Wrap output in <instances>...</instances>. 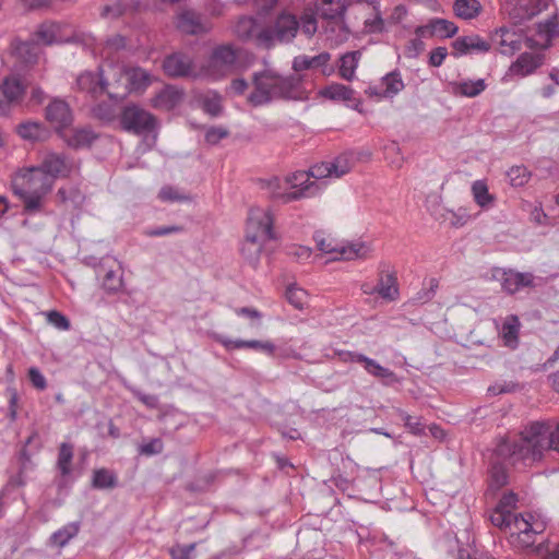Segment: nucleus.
<instances>
[{
    "label": "nucleus",
    "mask_w": 559,
    "mask_h": 559,
    "mask_svg": "<svg viewBox=\"0 0 559 559\" xmlns=\"http://www.w3.org/2000/svg\"><path fill=\"white\" fill-rule=\"evenodd\" d=\"M547 451L559 453V425L551 430L547 424L534 421L520 432L519 438L501 439L497 453L512 463L531 465L542 460Z\"/></svg>",
    "instance_id": "f257e3e1"
},
{
    "label": "nucleus",
    "mask_w": 559,
    "mask_h": 559,
    "mask_svg": "<svg viewBox=\"0 0 559 559\" xmlns=\"http://www.w3.org/2000/svg\"><path fill=\"white\" fill-rule=\"evenodd\" d=\"M253 90L247 97L254 107L267 105L277 99L305 100L308 91L299 75L283 76L273 69H264L252 75Z\"/></svg>",
    "instance_id": "f03ea898"
},
{
    "label": "nucleus",
    "mask_w": 559,
    "mask_h": 559,
    "mask_svg": "<svg viewBox=\"0 0 559 559\" xmlns=\"http://www.w3.org/2000/svg\"><path fill=\"white\" fill-rule=\"evenodd\" d=\"M274 217L269 209L252 207L247 222L246 243L242 253L255 262L262 249V241L274 239Z\"/></svg>",
    "instance_id": "7ed1b4c3"
},
{
    "label": "nucleus",
    "mask_w": 559,
    "mask_h": 559,
    "mask_svg": "<svg viewBox=\"0 0 559 559\" xmlns=\"http://www.w3.org/2000/svg\"><path fill=\"white\" fill-rule=\"evenodd\" d=\"M22 179L24 187L15 188V194L22 199L26 212L34 213L39 211L43 200L51 191L55 180L39 165L26 169L22 175Z\"/></svg>",
    "instance_id": "20e7f679"
},
{
    "label": "nucleus",
    "mask_w": 559,
    "mask_h": 559,
    "mask_svg": "<svg viewBox=\"0 0 559 559\" xmlns=\"http://www.w3.org/2000/svg\"><path fill=\"white\" fill-rule=\"evenodd\" d=\"M546 530V522L531 513L514 514L508 524L512 543L526 548L534 545L536 536Z\"/></svg>",
    "instance_id": "39448f33"
},
{
    "label": "nucleus",
    "mask_w": 559,
    "mask_h": 559,
    "mask_svg": "<svg viewBox=\"0 0 559 559\" xmlns=\"http://www.w3.org/2000/svg\"><path fill=\"white\" fill-rule=\"evenodd\" d=\"M299 29V22L295 15L282 13L274 25L259 31L257 43L264 48H271L276 43H289Z\"/></svg>",
    "instance_id": "423d86ee"
},
{
    "label": "nucleus",
    "mask_w": 559,
    "mask_h": 559,
    "mask_svg": "<svg viewBox=\"0 0 559 559\" xmlns=\"http://www.w3.org/2000/svg\"><path fill=\"white\" fill-rule=\"evenodd\" d=\"M314 239L320 251L326 254H333L332 260L362 259L367 258L371 251L370 247L365 242L344 245L331 238H325L321 234H317Z\"/></svg>",
    "instance_id": "0eeeda50"
},
{
    "label": "nucleus",
    "mask_w": 559,
    "mask_h": 559,
    "mask_svg": "<svg viewBox=\"0 0 559 559\" xmlns=\"http://www.w3.org/2000/svg\"><path fill=\"white\" fill-rule=\"evenodd\" d=\"M104 92L114 99L127 96V67L119 62H103L99 66Z\"/></svg>",
    "instance_id": "6e6552de"
},
{
    "label": "nucleus",
    "mask_w": 559,
    "mask_h": 559,
    "mask_svg": "<svg viewBox=\"0 0 559 559\" xmlns=\"http://www.w3.org/2000/svg\"><path fill=\"white\" fill-rule=\"evenodd\" d=\"M120 123L126 131L138 135L147 134L157 128L156 118L136 105L124 107Z\"/></svg>",
    "instance_id": "1a4fd4ad"
},
{
    "label": "nucleus",
    "mask_w": 559,
    "mask_h": 559,
    "mask_svg": "<svg viewBox=\"0 0 559 559\" xmlns=\"http://www.w3.org/2000/svg\"><path fill=\"white\" fill-rule=\"evenodd\" d=\"M287 176L284 179L273 177L269 180L261 182V188L266 191L267 195L272 199L280 200L283 203H289L302 198H309V189L311 185L304 188L293 189L290 183L286 182Z\"/></svg>",
    "instance_id": "9d476101"
},
{
    "label": "nucleus",
    "mask_w": 559,
    "mask_h": 559,
    "mask_svg": "<svg viewBox=\"0 0 559 559\" xmlns=\"http://www.w3.org/2000/svg\"><path fill=\"white\" fill-rule=\"evenodd\" d=\"M39 166L55 181L57 178H67L71 176L80 168V164L73 158L56 152L45 154Z\"/></svg>",
    "instance_id": "9b49d317"
},
{
    "label": "nucleus",
    "mask_w": 559,
    "mask_h": 559,
    "mask_svg": "<svg viewBox=\"0 0 559 559\" xmlns=\"http://www.w3.org/2000/svg\"><path fill=\"white\" fill-rule=\"evenodd\" d=\"M310 178L325 179L333 178L330 162L313 165L308 171H296L287 176L286 182L290 183L293 189L304 188L311 185L309 189L310 197L316 195L320 187L316 181H311Z\"/></svg>",
    "instance_id": "f8f14e48"
},
{
    "label": "nucleus",
    "mask_w": 559,
    "mask_h": 559,
    "mask_svg": "<svg viewBox=\"0 0 559 559\" xmlns=\"http://www.w3.org/2000/svg\"><path fill=\"white\" fill-rule=\"evenodd\" d=\"M35 39L43 45L70 43L74 39V32L68 24L45 22L37 28Z\"/></svg>",
    "instance_id": "ddd939ff"
},
{
    "label": "nucleus",
    "mask_w": 559,
    "mask_h": 559,
    "mask_svg": "<svg viewBox=\"0 0 559 559\" xmlns=\"http://www.w3.org/2000/svg\"><path fill=\"white\" fill-rule=\"evenodd\" d=\"M525 40L521 31L501 27L491 35L492 44L502 55L512 56L522 48Z\"/></svg>",
    "instance_id": "4468645a"
},
{
    "label": "nucleus",
    "mask_w": 559,
    "mask_h": 559,
    "mask_svg": "<svg viewBox=\"0 0 559 559\" xmlns=\"http://www.w3.org/2000/svg\"><path fill=\"white\" fill-rule=\"evenodd\" d=\"M62 141L71 148L80 150L90 147L97 139L96 133L91 128H69L61 129L58 134Z\"/></svg>",
    "instance_id": "2eb2a0df"
},
{
    "label": "nucleus",
    "mask_w": 559,
    "mask_h": 559,
    "mask_svg": "<svg viewBox=\"0 0 559 559\" xmlns=\"http://www.w3.org/2000/svg\"><path fill=\"white\" fill-rule=\"evenodd\" d=\"M46 119L53 126L58 134L61 129L70 127L73 120L69 105L61 99H53L48 104Z\"/></svg>",
    "instance_id": "dca6fc26"
},
{
    "label": "nucleus",
    "mask_w": 559,
    "mask_h": 559,
    "mask_svg": "<svg viewBox=\"0 0 559 559\" xmlns=\"http://www.w3.org/2000/svg\"><path fill=\"white\" fill-rule=\"evenodd\" d=\"M500 445V441L495 448L491 461V468L489 471V489L499 490L508 484L509 476L503 463L510 465H518L519 463H512L508 459L498 455L497 450Z\"/></svg>",
    "instance_id": "f3484780"
},
{
    "label": "nucleus",
    "mask_w": 559,
    "mask_h": 559,
    "mask_svg": "<svg viewBox=\"0 0 559 559\" xmlns=\"http://www.w3.org/2000/svg\"><path fill=\"white\" fill-rule=\"evenodd\" d=\"M163 69L167 75L173 78L190 76L194 72L190 57L179 52L166 57Z\"/></svg>",
    "instance_id": "a211bd4d"
},
{
    "label": "nucleus",
    "mask_w": 559,
    "mask_h": 559,
    "mask_svg": "<svg viewBox=\"0 0 559 559\" xmlns=\"http://www.w3.org/2000/svg\"><path fill=\"white\" fill-rule=\"evenodd\" d=\"M97 49L103 62H116V59L128 49V39L120 34H114L108 36Z\"/></svg>",
    "instance_id": "6ab92c4d"
},
{
    "label": "nucleus",
    "mask_w": 559,
    "mask_h": 559,
    "mask_svg": "<svg viewBox=\"0 0 559 559\" xmlns=\"http://www.w3.org/2000/svg\"><path fill=\"white\" fill-rule=\"evenodd\" d=\"M534 286V275L532 273H522L513 270L503 271L501 276V287L508 294H515L523 287Z\"/></svg>",
    "instance_id": "aec40b11"
},
{
    "label": "nucleus",
    "mask_w": 559,
    "mask_h": 559,
    "mask_svg": "<svg viewBox=\"0 0 559 559\" xmlns=\"http://www.w3.org/2000/svg\"><path fill=\"white\" fill-rule=\"evenodd\" d=\"M366 294H378L381 298L393 301L399 297L396 276L393 273L381 275L376 286H364Z\"/></svg>",
    "instance_id": "412c9836"
},
{
    "label": "nucleus",
    "mask_w": 559,
    "mask_h": 559,
    "mask_svg": "<svg viewBox=\"0 0 559 559\" xmlns=\"http://www.w3.org/2000/svg\"><path fill=\"white\" fill-rule=\"evenodd\" d=\"M452 47L454 49L453 55L459 57L473 51L487 52L490 49V44L479 35H468L457 37L452 43Z\"/></svg>",
    "instance_id": "4be33fe9"
},
{
    "label": "nucleus",
    "mask_w": 559,
    "mask_h": 559,
    "mask_svg": "<svg viewBox=\"0 0 559 559\" xmlns=\"http://www.w3.org/2000/svg\"><path fill=\"white\" fill-rule=\"evenodd\" d=\"M330 60L331 55L329 52H321L314 57L300 55L294 58L293 69L297 72L308 69H321L323 75H329L332 71V69L328 67Z\"/></svg>",
    "instance_id": "5701e85b"
},
{
    "label": "nucleus",
    "mask_w": 559,
    "mask_h": 559,
    "mask_svg": "<svg viewBox=\"0 0 559 559\" xmlns=\"http://www.w3.org/2000/svg\"><path fill=\"white\" fill-rule=\"evenodd\" d=\"M23 94V87L16 78H7L0 85V116L8 114L11 103Z\"/></svg>",
    "instance_id": "b1692460"
},
{
    "label": "nucleus",
    "mask_w": 559,
    "mask_h": 559,
    "mask_svg": "<svg viewBox=\"0 0 559 559\" xmlns=\"http://www.w3.org/2000/svg\"><path fill=\"white\" fill-rule=\"evenodd\" d=\"M217 341L227 349H240V348H252L265 353L269 356L274 355L275 345L271 341H243V340H230L225 336H218Z\"/></svg>",
    "instance_id": "393cba45"
},
{
    "label": "nucleus",
    "mask_w": 559,
    "mask_h": 559,
    "mask_svg": "<svg viewBox=\"0 0 559 559\" xmlns=\"http://www.w3.org/2000/svg\"><path fill=\"white\" fill-rule=\"evenodd\" d=\"M237 58V50L233 46H218L212 52L211 67L222 72L230 71L234 69Z\"/></svg>",
    "instance_id": "a878e982"
},
{
    "label": "nucleus",
    "mask_w": 559,
    "mask_h": 559,
    "mask_svg": "<svg viewBox=\"0 0 559 559\" xmlns=\"http://www.w3.org/2000/svg\"><path fill=\"white\" fill-rule=\"evenodd\" d=\"M76 86L79 91L86 93L92 98L105 93L99 69L98 72H82L76 79Z\"/></svg>",
    "instance_id": "bb28decb"
},
{
    "label": "nucleus",
    "mask_w": 559,
    "mask_h": 559,
    "mask_svg": "<svg viewBox=\"0 0 559 559\" xmlns=\"http://www.w3.org/2000/svg\"><path fill=\"white\" fill-rule=\"evenodd\" d=\"M404 88V83L400 73L391 72L381 79V85L370 86L368 88L370 95H377L380 97H392Z\"/></svg>",
    "instance_id": "cd10ccee"
},
{
    "label": "nucleus",
    "mask_w": 559,
    "mask_h": 559,
    "mask_svg": "<svg viewBox=\"0 0 559 559\" xmlns=\"http://www.w3.org/2000/svg\"><path fill=\"white\" fill-rule=\"evenodd\" d=\"M177 27L190 35H197L207 31L201 16L193 11H183L178 15Z\"/></svg>",
    "instance_id": "c85d7f7f"
},
{
    "label": "nucleus",
    "mask_w": 559,
    "mask_h": 559,
    "mask_svg": "<svg viewBox=\"0 0 559 559\" xmlns=\"http://www.w3.org/2000/svg\"><path fill=\"white\" fill-rule=\"evenodd\" d=\"M182 99V93L174 87L166 86L152 98V106L156 109L171 110Z\"/></svg>",
    "instance_id": "c756f323"
},
{
    "label": "nucleus",
    "mask_w": 559,
    "mask_h": 559,
    "mask_svg": "<svg viewBox=\"0 0 559 559\" xmlns=\"http://www.w3.org/2000/svg\"><path fill=\"white\" fill-rule=\"evenodd\" d=\"M17 134L28 141L39 142L49 138L48 129L40 122L26 121L16 127Z\"/></svg>",
    "instance_id": "7c9ffc66"
},
{
    "label": "nucleus",
    "mask_w": 559,
    "mask_h": 559,
    "mask_svg": "<svg viewBox=\"0 0 559 559\" xmlns=\"http://www.w3.org/2000/svg\"><path fill=\"white\" fill-rule=\"evenodd\" d=\"M542 64L540 58L534 53L524 52L510 67L514 75L526 76L533 73Z\"/></svg>",
    "instance_id": "2f4dec72"
},
{
    "label": "nucleus",
    "mask_w": 559,
    "mask_h": 559,
    "mask_svg": "<svg viewBox=\"0 0 559 559\" xmlns=\"http://www.w3.org/2000/svg\"><path fill=\"white\" fill-rule=\"evenodd\" d=\"M520 320L516 316L510 314L502 323L500 335L506 346L515 348L519 343Z\"/></svg>",
    "instance_id": "473e14b6"
},
{
    "label": "nucleus",
    "mask_w": 559,
    "mask_h": 559,
    "mask_svg": "<svg viewBox=\"0 0 559 559\" xmlns=\"http://www.w3.org/2000/svg\"><path fill=\"white\" fill-rule=\"evenodd\" d=\"M359 362L364 365L365 370L381 380H385V383H392L396 381L395 373L390 370L389 368H385L378 364L374 359H371L367 356H358Z\"/></svg>",
    "instance_id": "72a5a7b5"
},
{
    "label": "nucleus",
    "mask_w": 559,
    "mask_h": 559,
    "mask_svg": "<svg viewBox=\"0 0 559 559\" xmlns=\"http://www.w3.org/2000/svg\"><path fill=\"white\" fill-rule=\"evenodd\" d=\"M80 528V522H71L66 524L50 536V545L63 548L73 537L79 534Z\"/></svg>",
    "instance_id": "f704fd0d"
},
{
    "label": "nucleus",
    "mask_w": 559,
    "mask_h": 559,
    "mask_svg": "<svg viewBox=\"0 0 559 559\" xmlns=\"http://www.w3.org/2000/svg\"><path fill=\"white\" fill-rule=\"evenodd\" d=\"M483 10L478 0H455L453 11L462 20H473L477 17Z\"/></svg>",
    "instance_id": "c9c22d12"
},
{
    "label": "nucleus",
    "mask_w": 559,
    "mask_h": 559,
    "mask_svg": "<svg viewBox=\"0 0 559 559\" xmlns=\"http://www.w3.org/2000/svg\"><path fill=\"white\" fill-rule=\"evenodd\" d=\"M150 83L148 73L141 68L127 67V95L133 91H140Z\"/></svg>",
    "instance_id": "e433bc0d"
},
{
    "label": "nucleus",
    "mask_w": 559,
    "mask_h": 559,
    "mask_svg": "<svg viewBox=\"0 0 559 559\" xmlns=\"http://www.w3.org/2000/svg\"><path fill=\"white\" fill-rule=\"evenodd\" d=\"M485 80H463L454 84L453 91L456 95L476 97L486 88Z\"/></svg>",
    "instance_id": "4c0bfd02"
},
{
    "label": "nucleus",
    "mask_w": 559,
    "mask_h": 559,
    "mask_svg": "<svg viewBox=\"0 0 559 559\" xmlns=\"http://www.w3.org/2000/svg\"><path fill=\"white\" fill-rule=\"evenodd\" d=\"M474 201L481 209H489L495 203V195L489 193L488 186L484 180H476L472 185Z\"/></svg>",
    "instance_id": "58836bf2"
},
{
    "label": "nucleus",
    "mask_w": 559,
    "mask_h": 559,
    "mask_svg": "<svg viewBox=\"0 0 559 559\" xmlns=\"http://www.w3.org/2000/svg\"><path fill=\"white\" fill-rule=\"evenodd\" d=\"M117 476L107 468H98L93 472L92 486L96 489H111L117 486Z\"/></svg>",
    "instance_id": "ea45409f"
},
{
    "label": "nucleus",
    "mask_w": 559,
    "mask_h": 559,
    "mask_svg": "<svg viewBox=\"0 0 559 559\" xmlns=\"http://www.w3.org/2000/svg\"><path fill=\"white\" fill-rule=\"evenodd\" d=\"M258 26L255 23V20L249 16H242L240 17L235 27L234 32L242 40H248L251 38L257 39V35L259 32L257 31Z\"/></svg>",
    "instance_id": "a19ab883"
},
{
    "label": "nucleus",
    "mask_w": 559,
    "mask_h": 559,
    "mask_svg": "<svg viewBox=\"0 0 559 559\" xmlns=\"http://www.w3.org/2000/svg\"><path fill=\"white\" fill-rule=\"evenodd\" d=\"M359 58V51H352L342 56L338 73L343 79L350 81L354 78Z\"/></svg>",
    "instance_id": "79ce46f5"
},
{
    "label": "nucleus",
    "mask_w": 559,
    "mask_h": 559,
    "mask_svg": "<svg viewBox=\"0 0 559 559\" xmlns=\"http://www.w3.org/2000/svg\"><path fill=\"white\" fill-rule=\"evenodd\" d=\"M73 445L63 442L59 447L57 467L62 476H68L72 471Z\"/></svg>",
    "instance_id": "37998d69"
},
{
    "label": "nucleus",
    "mask_w": 559,
    "mask_h": 559,
    "mask_svg": "<svg viewBox=\"0 0 559 559\" xmlns=\"http://www.w3.org/2000/svg\"><path fill=\"white\" fill-rule=\"evenodd\" d=\"M507 176L512 187H523L530 181L532 174L525 166L516 165L508 170Z\"/></svg>",
    "instance_id": "c03bdc74"
},
{
    "label": "nucleus",
    "mask_w": 559,
    "mask_h": 559,
    "mask_svg": "<svg viewBox=\"0 0 559 559\" xmlns=\"http://www.w3.org/2000/svg\"><path fill=\"white\" fill-rule=\"evenodd\" d=\"M321 95L330 99L349 100L353 97V90L342 84H331L321 92Z\"/></svg>",
    "instance_id": "a18cd8bd"
},
{
    "label": "nucleus",
    "mask_w": 559,
    "mask_h": 559,
    "mask_svg": "<svg viewBox=\"0 0 559 559\" xmlns=\"http://www.w3.org/2000/svg\"><path fill=\"white\" fill-rule=\"evenodd\" d=\"M345 7L342 0H322L320 13L325 19H336L344 14Z\"/></svg>",
    "instance_id": "49530a36"
},
{
    "label": "nucleus",
    "mask_w": 559,
    "mask_h": 559,
    "mask_svg": "<svg viewBox=\"0 0 559 559\" xmlns=\"http://www.w3.org/2000/svg\"><path fill=\"white\" fill-rule=\"evenodd\" d=\"M123 285V277L121 272L109 270L106 272L103 280V287L109 294L118 293Z\"/></svg>",
    "instance_id": "de8ad7c7"
},
{
    "label": "nucleus",
    "mask_w": 559,
    "mask_h": 559,
    "mask_svg": "<svg viewBox=\"0 0 559 559\" xmlns=\"http://www.w3.org/2000/svg\"><path fill=\"white\" fill-rule=\"evenodd\" d=\"M333 178H341L353 168L352 158L347 155H340L330 162Z\"/></svg>",
    "instance_id": "09e8293b"
},
{
    "label": "nucleus",
    "mask_w": 559,
    "mask_h": 559,
    "mask_svg": "<svg viewBox=\"0 0 559 559\" xmlns=\"http://www.w3.org/2000/svg\"><path fill=\"white\" fill-rule=\"evenodd\" d=\"M430 26L432 34L440 37H452L457 32V26L454 23L442 19L432 21Z\"/></svg>",
    "instance_id": "8fccbe9b"
},
{
    "label": "nucleus",
    "mask_w": 559,
    "mask_h": 559,
    "mask_svg": "<svg viewBox=\"0 0 559 559\" xmlns=\"http://www.w3.org/2000/svg\"><path fill=\"white\" fill-rule=\"evenodd\" d=\"M34 44L28 41H16L13 44L15 55L23 59L25 62H33L36 59L37 52Z\"/></svg>",
    "instance_id": "3c124183"
},
{
    "label": "nucleus",
    "mask_w": 559,
    "mask_h": 559,
    "mask_svg": "<svg viewBox=\"0 0 559 559\" xmlns=\"http://www.w3.org/2000/svg\"><path fill=\"white\" fill-rule=\"evenodd\" d=\"M286 298L296 309H304L308 301L307 292L302 288L290 286L286 290Z\"/></svg>",
    "instance_id": "603ef678"
},
{
    "label": "nucleus",
    "mask_w": 559,
    "mask_h": 559,
    "mask_svg": "<svg viewBox=\"0 0 559 559\" xmlns=\"http://www.w3.org/2000/svg\"><path fill=\"white\" fill-rule=\"evenodd\" d=\"M399 416L404 421V426L411 433L415 436L424 435L425 426L419 417L411 416L402 409L399 411Z\"/></svg>",
    "instance_id": "864d4df0"
},
{
    "label": "nucleus",
    "mask_w": 559,
    "mask_h": 559,
    "mask_svg": "<svg viewBox=\"0 0 559 559\" xmlns=\"http://www.w3.org/2000/svg\"><path fill=\"white\" fill-rule=\"evenodd\" d=\"M558 28L559 20L554 15L538 24V34L548 43L557 34Z\"/></svg>",
    "instance_id": "5fc2aeb1"
},
{
    "label": "nucleus",
    "mask_w": 559,
    "mask_h": 559,
    "mask_svg": "<svg viewBox=\"0 0 559 559\" xmlns=\"http://www.w3.org/2000/svg\"><path fill=\"white\" fill-rule=\"evenodd\" d=\"M513 515L514 513L512 511L502 510L496 507L490 514V521L495 526L507 531L508 524L511 522Z\"/></svg>",
    "instance_id": "6e6d98bb"
},
{
    "label": "nucleus",
    "mask_w": 559,
    "mask_h": 559,
    "mask_svg": "<svg viewBox=\"0 0 559 559\" xmlns=\"http://www.w3.org/2000/svg\"><path fill=\"white\" fill-rule=\"evenodd\" d=\"M159 199L166 202H180V201H187L189 198L182 193L179 192L178 189L171 186H165L160 189Z\"/></svg>",
    "instance_id": "4d7b16f0"
},
{
    "label": "nucleus",
    "mask_w": 559,
    "mask_h": 559,
    "mask_svg": "<svg viewBox=\"0 0 559 559\" xmlns=\"http://www.w3.org/2000/svg\"><path fill=\"white\" fill-rule=\"evenodd\" d=\"M228 135H229V131L226 128L211 127L205 132V141L211 145H215L221 140L227 138Z\"/></svg>",
    "instance_id": "13d9d810"
},
{
    "label": "nucleus",
    "mask_w": 559,
    "mask_h": 559,
    "mask_svg": "<svg viewBox=\"0 0 559 559\" xmlns=\"http://www.w3.org/2000/svg\"><path fill=\"white\" fill-rule=\"evenodd\" d=\"M47 320L51 325L61 331H67L70 329L69 319L56 310L49 311L47 313Z\"/></svg>",
    "instance_id": "bf43d9fd"
},
{
    "label": "nucleus",
    "mask_w": 559,
    "mask_h": 559,
    "mask_svg": "<svg viewBox=\"0 0 559 559\" xmlns=\"http://www.w3.org/2000/svg\"><path fill=\"white\" fill-rule=\"evenodd\" d=\"M195 549V544L190 545H176L170 548L169 554L171 559H192L191 554Z\"/></svg>",
    "instance_id": "052dcab7"
},
{
    "label": "nucleus",
    "mask_w": 559,
    "mask_h": 559,
    "mask_svg": "<svg viewBox=\"0 0 559 559\" xmlns=\"http://www.w3.org/2000/svg\"><path fill=\"white\" fill-rule=\"evenodd\" d=\"M298 22H299V28L301 29V32L305 35L310 37L317 32L318 25H317V20L313 15L305 14L301 16L300 21H298Z\"/></svg>",
    "instance_id": "680f3d73"
},
{
    "label": "nucleus",
    "mask_w": 559,
    "mask_h": 559,
    "mask_svg": "<svg viewBox=\"0 0 559 559\" xmlns=\"http://www.w3.org/2000/svg\"><path fill=\"white\" fill-rule=\"evenodd\" d=\"M127 388L132 392V394L139 400L141 401L145 406L150 407V408H157L158 406V399L156 395H152V394H145L141 391H139L138 389L131 386V385H127Z\"/></svg>",
    "instance_id": "e2e57ef3"
},
{
    "label": "nucleus",
    "mask_w": 559,
    "mask_h": 559,
    "mask_svg": "<svg viewBox=\"0 0 559 559\" xmlns=\"http://www.w3.org/2000/svg\"><path fill=\"white\" fill-rule=\"evenodd\" d=\"M93 114L100 120L110 121L115 117V109L107 104H98L93 108Z\"/></svg>",
    "instance_id": "0e129e2a"
},
{
    "label": "nucleus",
    "mask_w": 559,
    "mask_h": 559,
    "mask_svg": "<svg viewBox=\"0 0 559 559\" xmlns=\"http://www.w3.org/2000/svg\"><path fill=\"white\" fill-rule=\"evenodd\" d=\"M28 378L36 389L45 390L47 388V381L38 368L31 367L28 369Z\"/></svg>",
    "instance_id": "69168bd1"
},
{
    "label": "nucleus",
    "mask_w": 559,
    "mask_h": 559,
    "mask_svg": "<svg viewBox=\"0 0 559 559\" xmlns=\"http://www.w3.org/2000/svg\"><path fill=\"white\" fill-rule=\"evenodd\" d=\"M182 229L183 228L181 226H176V225L157 227V228L147 229L145 231V235L148 237H162V236H167V235L175 234V233H180V231H182Z\"/></svg>",
    "instance_id": "338daca9"
},
{
    "label": "nucleus",
    "mask_w": 559,
    "mask_h": 559,
    "mask_svg": "<svg viewBox=\"0 0 559 559\" xmlns=\"http://www.w3.org/2000/svg\"><path fill=\"white\" fill-rule=\"evenodd\" d=\"M288 254L298 262H304L311 257V249L305 246H294L289 248Z\"/></svg>",
    "instance_id": "774afa93"
}]
</instances>
